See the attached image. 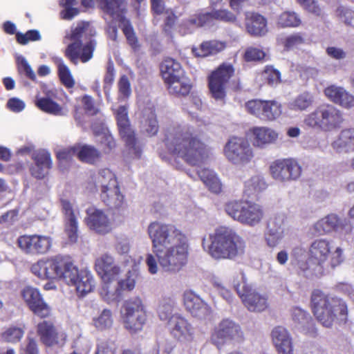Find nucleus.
Segmentation results:
<instances>
[{
	"instance_id": "34",
	"label": "nucleus",
	"mask_w": 354,
	"mask_h": 354,
	"mask_svg": "<svg viewBox=\"0 0 354 354\" xmlns=\"http://www.w3.org/2000/svg\"><path fill=\"white\" fill-rule=\"evenodd\" d=\"M35 165L31 168V174L36 178H43L47 175L52 165L50 154L46 151H39L33 157Z\"/></svg>"
},
{
	"instance_id": "27",
	"label": "nucleus",
	"mask_w": 354,
	"mask_h": 354,
	"mask_svg": "<svg viewBox=\"0 0 354 354\" xmlns=\"http://www.w3.org/2000/svg\"><path fill=\"white\" fill-rule=\"evenodd\" d=\"M37 333L41 342L47 346L64 344L66 335L62 331H57L52 324L43 322L37 326Z\"/></svg>"
},
{
	"instance_id": "39",
	"label": "nucleus",
	"mask_w": 354,
	"mask_h": 354,
	"mask_svg": "<svg viewBox=\"0 0 354 354\" xmlns=\"http://www.w3.org/2000/svg\"><path fill=\"white\" fill-rule=\"evenodd\" d=\"M198 176L209 189L214 194H219L222 190V183L216 174L207 168L197 170Z\"/></svg>"
},
{
	"instance_id": "56",
	"label": "nucleus",
	"mask_w": 354,
	"mask_h": 354,
	"mask_svg": "<svg viewBox=\"0 0 354 354\" xmlns=\"http://www.w3.org/2000/svg\"><path fill=\"white\" fill-rule=\"evenodd\" d=\"M24 335V331L19 328H10L2 333V338L11 343L19 342Z\"/></svg>"
},
{
	"instance_id": "62",
	"label": "nucleus",
	"mask_w": 354,
	"mask_h": 354,
	"mask_svg": "<svg viewBox=\"0 0 354 354\" xmlns=\"http://www.w3.org/2000/svg\"><path fill=\"white\" fill-rule=\"evenodd\" d=\"M100 130L102 131L101 133V140L100 142L102 145H104L106 146V149H104L105 152H109L110 150H111L113 147H115V141L113 140V136L109 134L106 129H104V127H101Z\"/></svg>"
},
{
	"instance_id": "60",
	"label": "nucleus",
	"mask_w": 354,
	"mask_h": 354,
	"mask_svg": "<svg viewBox=\"0 0 354 354\" xmlns=\"http://www.w3.org/2000/svg\"><path fill=\"white\" fill-rule=\"evenodd\" d=\"M40 37L39 31L35 30H29L26 34H17V41L23 45L26 44L29 41L39 40Z\"/></svg>"
},
{
	"instance_id": "55",
	"label": "nucleus",
	"mask_w": 354,
	"mask_h": 354,
	"mask_svg": "<svg viewBox=\"0 0 354 354\" xmlns=\"http://www.w3.org/2000/svg\"><path fill=\"white\" fill-rule=\"evenodd\" d=\"M16 62L19 73H24L31 80H35L36 77L35 73L24 57L17 55L16 57Z\"/></svg>"
},
{
	"instance_id": "1",
	"label": "nucleus",
	"mask_w": 354,
	"mask_h": 354,
	"mask_svg": "<svg viewBox=\"0 0 354 354\" xmlns=\"http://www.w3.org/2000/svg\"><path fill=\"white\" fill-rule=\"evenodd\" d=\"M152 253H147L145 263L151 274L163 271L176 273L187 264L189 244L187 236L172 224L152 222L147 227Z\"/></svg>"
},
{
	"instance_id": "17",
	"label": "nucleus",
	"mask_w": 354,
	"mask_h": 354,
	"mask_svg": "<svg viewBox=\"0 0 354 354\" xmlns=\"http://www.w3.org/2000/svg\"><path fill=\"white\" fill-rule=\"evenodd\" d=\"M64 215V233L68 241L75 243L78 239V218L80 212L78 207L66 199L61 201Z\"/></svg>"
},
{
	"instance_id": "42",
	"label": "nucleus",
	"mask_w": 354,
	"mask_h": 354,
	"mask_svg": "<svg viewBox=\"0 0 354 354\" xmlns=\"http://www.w3.org/2000/svg\"><path fill=\"white\" fill-rule=\"evenodd\" d=\"M77 158L82 162L94 164L101 158V153L95 147L88 145H77Z\"/></svg>"
},
{
	"instance_id": "50",
	"label": "nucleus",
	"mask_w": 354,
	"mask_h": 354,
	"mask_svg": "<svg viewBox=\"0 0 354 354\" xmlns=\"http://www.w3.org/2000/svg\"><path fill=\"white\" fill-rule=\"evenodd\" d=\"M56 64L57 65L60 80L64 85L68 88L73 87L74 86V80L69 68L62 59H57Z\"/></svg>"
},
{
	"instance_id": "15",
	"label": "nucleus",
	"mask_w": 354,
	"mask_h": 354,
	"mask_svg": "<svg viewBox=\"0 0 354 354\" xmlns=\"http://www.w3.org/2000/svg\"><path fill=\"white\" fill-rule=\"evenodd\" d=\"M17 245L26 254H44L52 246V239L48 236L39 234L23 235L18 238Z\"/></svg>"
},
{
	"instance_id": "59",
	"label": "nucleus",
	"mask_w": 354,
	"mask_h": 354,
	"mask_svg": "<svg viewBox=\"0 0 354 354\" xmlns=\"http://www.w3.org/2000/svg\"><path fill=\"white\" fill-rule=\"evenodd\" d=\"M335 15L339 19L343 21L345 24L348 26L352 24L354 18V13L351 10L343 6H339L337 8Z\"/></svg>"
},
{
	"instance_id": "53",
	"label": "nucleus",
	"mask_w": 354,
	"mask_h": 354,
	"mask_svg": "<svg viewBox=\"0 0 354 354\" xmlns=\"http://www.w3.org/2000/svg\"><path fill=\"white\" fill-rule=\"evenodd\" d=\"M101 8L106 13H115L120 11L124 5L123 0H99Z\"/></svg>"
},
{
	"instance_id": "16",
	"label": "nucleus",
	"mask_w": 354,
	"mask_h": 354,
	"mask_svg": "<svg viewBox=\"0 0 354 354\" xmlns=\"http://www.w3.org/2000/svg\"><path fill=\"white\" fill-rule=\"evenodd\" d=\"M313 229L317 235L328 234L333 231L348 234L352 232L353 226L347 218L330 214L316 222Z\"/></svg>"
},
{
	"instance_id": "32",
	"label": "nucleus",
	"mask_w": 354,
	"mask_h": 354,
	"mask_svg": "<svg viewBox=\"0 0 354 354\" xmlns=\"http://www.w3.org/2000/svg\"><path fill=\"white\" fill-rule=\"evenodd\" d=\"M234 73L230 64H221L208 77L209 88H223Z\"/></svg>"
},
{
	"instance_id": "23",
	"label": "nucleus",
	"mask_w": 354,
	"mask_h": 354,
	"mask_svg": "<svg viewBox=\"0 0 354 354\" xmlns=\"http://www.w3.org/2000/svg\"><path fill=\"white\" fill-rule=\"evenodd\" d=\"M236 290L245 306L253 312H261L268 307L267 299L259 294L250 286L243 284L241 288L236 287Z\"/></svg>"
},
{
	"instance_id": "4",
	"label": "nucleus",
	"mask_w": 354,
	"mask_h": 354,
	"mask_svg": "<svg viewBox=\"0 0 354 354\" xmlns=\"http://www.w3.org/2000/svg\"><path fill=\"white\" fill-rule=\"evenodd\" d=\"M203 249L215 259H233L243 253L245 243L232 230L221 227L203 239Z\"/></svg>"
},
{
	"instance_id": "48",
	"label": "nucleus",
	"mask_w": 354,
	"mask_h": 354,
	"mask_svg": "<svg viewBox=\"0 0 354 354\" xmlns=\"http://www.w3.org/2000/svg\"><path fill=\"white\" fill-rule=\"evenodd\" d=\"M144 117L147 118L142 124L143 130L146 131L149 136L156 135L158 131V124L152 108H149L145 111Z\"/></svg>"
},
{
	"instance_id": "47",
	"label": "nucleus",
	"mask_w": 354,
	"mask_h": 354,
	"mask_svg": "<svg viewBox=\"0 0 354 354\" xmlns=\"http://www.w3.org/2000/svg\"><path fill=\"white\" fill-rule=\"evenodd\" d=\"M301 24L299 15L293 11H285L278 17L277 24L281 27H298Z\"/></svg>"
},
{
	"instance_id": "40",
	"label": "nucleus",
	"mask_w": 354,
	"mask_h": 354,
	"mask_svg": "<svg viewBox=\"0 0 354 354\" xmlns=\"http://www.w3.org/2000/svg\"><path fill=\"white\" fill-rule=\"evenodd\" d=\"M268 184L263 175L257 174L244 182V193L248 196H256L265 191Z\"/></svg>"
},
{
	"instance_id": "5",
	"label": "nucleus",
	"mask_w": 354,
	"mask_h": 354,
	"mask_svg": "<svg viewBox=\"0 0 354 354\" xmlns=\"http://www.w3.org/2000/svg\"><path fill=\"white\" fill-rule=\"evenodd\" d=\"M313 313L326 327H330L336 320H344L347 306L341 299L315 290L311 297Z\"/></svg>"
},
{
	"instance_id": "10",
	"label": "nucleus",
	"mask_w": 354,
	"mask_h": 354,
	"mask_svg": "<svg viewBox=\"0 0 354 354\" xmlns=\"http://www.w3.org/2000/svg\"><path fill=\"white\" fill-rule=\"evenodd\" d=\"M223 152L233 165L245 166L254 158V151L249 142L242 137H232L226 142Z\"/></svg>"
},
{
	"instance_id": "20",
	"label": "nucleus",
	"mask_w": 354,
	"mask_h": 354,
	"mask_svg": "<svg viewBox=\"0 0 354 354\" xmlns=\"http://www.w3.org/2000/svg\"><path fill=\"white\" fill-rule=\"evenodd\" d=\"M286 234V218L283 215H276L268 221L264 233V239L268 247L274 248L283 239Z\"/></svg>"
},
{
	"instance_id": "63",
	"label": "nucleus",
	"mask_w": 354,
	"mask_h": 354,
	"mask_svg": "<svg viewBox=\"0 0 354 354\" xmlns=\"http://www.w3.org/2000/svg\"><path fill=\"white\" fill-rule=\"evenodd\" d=\"M77 145L69 148H64L57 151V157L59 160H69L73 156H77Z\"/></svg>"
},
{
	"instance_id": "2",
	"label": "nucleus",
	"mask_w": 354,
	"mask_h": 354,
	"mask_svg": "<svg viewBox=\"0 0 354 354\" xmlns=\"http://www.w3.org/2000/svg\"><path fill=\"white\" fill-rule=\"evenodd\" d=\"M309 261L312 266L300 263L299 268L305 274L321 276L325 267L333 269L340 266L346 259L344 248L342 243L337 244L333 240L319 239L313 241L308 249Z\"/></svg>"
},
{
	"instance_id": "33",
	"label": "nucleus",
	"mask_w": 354,
	"mask_h": 354,
	"mask_svg": "<svg viewBox=\"0 0 354 354\" xmlns=\"http://www.w3.org/2000/svg\"><path fill=\"white\" fill-rule=\"evenodd\" d=\"M245 27L249 34L262 36L267 32L266 19L257 13L249 12L245 17Z\"/></svg>"
},
{
	"instance_id": "41",
	"label": "nucleus",
	"mask_w": 354,
	"mask_h": 354,
	"mask_svg": "<svg viewBox=\"0 0 354 354\" xmlns=\"http://www.w3.org/2000/svg\"><path fill=\"white\" fill-rule=\"evenodd\" d=\"M174 311V302L170 297H163L158 301L156 313L160 320L167 322L168 325L170 324L174 317L180 316Z\"/></svg>"
},
{
	"instance_id": "36",
	"label": "nucleus",
	"mask_w": 354,
	"mask_h": 354,
	"mask_svg": "<svg viewBox=\"0 0 354 354\" xmlns=\"http://www.w3.org/2000/svg\"><path fill=\"white\" fill-rule=\"evenodd\" d=\"M324 94L329 100L342 108L354 106V95L348 90H324Z\"/></svg>"
},
{
	"instance_id": "30",
	"label": "nucleus",
	"mask_w": 354,
	"mask_h": 354,
	"mask_svg": "<svg viewBox=\"0 0 354 354\" xmlns=\"http://www.w3.org/2000/svg\"><path fill=\"white\" fill-rule=\"evenodd\" d=\"M102 201L111 209H118L122 214L127 212V206L124 196L121 193L118 185L101 192Z\"/></svg>"
},
{
	"instance_id": "43",
	"label": "nucleus",
	"mask_w": 354,
	"mask_h": 354,
	"mask_svg": "<svg viewBox=\"0 0 354 354\" xmlns=\"http://www.w3.org/2000/svg\"><path fill=\"white\" fill-rule=\"evenodd\" d=\"M35 104L41 111L54 115L62 116L68 113L66 109L60 106L49 98H37Z\"/></svg>"
},
{
	"instance_id": "13",
	"label": "nucleus",
	"mask_w": 354,
	"mask_h": 354,
	"mask_svg": "<svg viewBox=\"0 0 354 354\" xmlns=\"http://www.w3.org/2000/svg\"><path fill=\"white\" fill-rule=\"evenodd\" d=\"M243 337V333L239 324L230 319H223L215 327L211 342L220 349L225 344L241 341Z\"/></svg>"
},
{
	"instance_id": "6",
	"label": "nucleus",
	"mask_w": 354,
	"mask_h": 354,
	"mask_svg": "<svg viewBox=\"0 0 354 354\" xmlns=\"http://www.w3.org/2000/svg\"><path fill=\"white\" fill-rule=\"evenodd\" d=\"M344 121L340 110L330 104L318 106L304 118V125L312 129L329 132L339 129Z\"/></svg>"
},
{
	"instance_id": "31",
	"label": "nucleus",
	"mask_w": 354,
	"mask_h": 354,
	"mask_svg": "<svg viewBox=\"0 0 354 354\" xmlns=\"http://www.w3.org/2000/svg\"><path fill=\"white\" fill-rule=\"evenodd\" d=\"M125 8V4L122 9L115 13H108L113 19L120 22L122 31L127 38V42L134 51L139 50L140 44L138 38L134 32L133 28L129 21L122 15Z\"/></svg>"
},
{
	"instance_id": "38",
	"label": "nucleus",
	"mask_w": 354,
	"mask_h": 354,
	"mask_svg": "<svg viewBox=\"0 0 354 354\" xmlns=\"http://www.w3.org/2000/svg\"><path fill=\"white\" fill-rule=\"evenodd\" d=\"M226 48V43L223 41L211 40L203 42L199 47L192 48V52L196 57H207L216 55Z\"/></svg>"
},
{
	"instance_id": "18",
	"label": "nucleus",
	"mask_w": 354,
	"mask_h": 354,
	"mask_svg": "<svg viewBox=\"0 0 354 354\" xmlns=\"http://www.w3.org/2000/svg\"><path fill=\"white\" fill-rule=\"evenodd\" d=\"M86 214L84 222L91 230L100 234H106L111 231V221L102 209L91 206L86 209Z\"/></svg>"
},
{
	"instance_id": "14",
	"label": "nucleus",
	"mask_w": 354,
	"mask_h": 354,
	"mask_svg": "<svg viewBox=\"0 0 354 354\" xmlns=\"http://www.w3.org/2000/svg\"><path fill=\"white\" fill-rule=\"evenodd\" d=\"M272 178L277 182L285 183L299 178L301 168L299 163L292 158L278 159L270 165Z\"/></svg>"
},
{
	"instance_id": "61",
	"label": "nucleus",
	"mask_w": 354,
	"mask_h": 354,
	"mask_svg": "<svg viewBox=\"0 0 354 354\" xmlns=\"http://www.w3.org/2000/svg\"><path fill=\"white\" fill-rule=\"evenodd\" d=\"M265 57V53L257 48H249L245 53V59L248 61H257Z\"/></svg>"
},
{
	"instance_id": "19",
	"label": "nucleus",
	"mask_w": 354,
	"mask_h": 354,
	"mask_svg": "<svg viewBox=\"0 0 354 354\" xmlns=\"http://www.w3.org/2000/svg\"><path fill=\"white\" fill-rule=\"evenodd\" d=\"M95 267L103 283L114 281L122 272L114 257L109 254H103L97 258Z\"/></svg>"
},
{
	"instance_id": "37",
	"label": "nucleus",
	"mask_w": 354,
	"mask_h": 354,
	"mask_svg": "<svg viewBox=\"0 0 354 354\" xmlns=\"http://www.w3.org/2000/svg\"><path fill=\"white\" fill-rule=\"evenodd\" d=\"M332 146L339 153L354 151V128L342 130Z\"/></svg>"
},
{
	"instance_id": "12",
	"label": "nucleus",
	"mask_w": 354,
	"mask_h": 354,
	"mask_svg": "<svg viewBox=\"0 0 354 354\" xmlns=\"http://www.w3.org/2000/svg\"><path fill=\"white\" fill-rule=\"evenodd\" d=\"M68 263V261L59 257L42 259L32 265L31 272L43 280H63Z\"/></svg>"
},
{
	"instance_id": "22",
	"label": "nucleus",
	"mask_w": 354,
	"mask_h": 354,
	"mask_svg": "<svg viewBox=\"0 0 354 354\" xmlns=\"http://www.w3.org/2000/svg\"><path fill=\"white\" fill-rule=\"evenodd\" d=\"M116 119L120 133L126 142L129 149L136 155L139 156V149L136 146L134 131L132 129L128 118L127 109L124 106H120L115 111Z\"/></svg>"
},
{
	"instance_id": "45",
	"label": "nucleus",
	"mask_w": 354,
	"mask_h": 354,
	"mask_svg": "<svg viewBox=\"0 0 354 354\" xmlns=\"http://www.w3.org/2000/svg\"><path fill=\"white\" fill-rule=\"evenodd\" d=\"M95 183L96 186L100 188L101 192L118 185L115 174L109 169L99 171Z\"/></svg>"
},
{
	"instance_id": "9",
	"label": "nucleus",
	"mask_w": 354,
	"mask_h": 354,
	"mask_svg": "<svg viewBox=\"0 0 354 354\" xmlns=\"http://www.w3.org/2000/svg\"><path fill=\"white\" fill-rule=\"evenodd\" d=\"M120 314L124 328L131 334L141 331L147 320L146 307L139 297L126 300Z\"/></svg>"
},
{
	"instance_id": "52",
	"label": "nucleus",
	"mask_w": 354,
	"mask_h": 354,
	"mask_svg": "<svg viewBox=\"0 0 354 354\" xmlns=\"http://www.w3.org/2000/svg\"><path fill=\"white\" fill-rule=\"evenodd\" d=\"M136 275L131 271L127 272L124 278L120 279L117 285L121 293L124 291H131L136 286Z\"/></svg>"
},
{
	"instance_id": "51",
	"label": "nucleus",
	"mask_w": 354,
	"mask_h": 354,
	"mask_svg": "<svg viewBox=\"0 0 354 354\" xmlns=\"http://www.w3.org/2000/svg\"><path fill=\"white\" fill-rule=\"evenodd\" d=\"M207 20H221L225 22H234L236 21V16L230 11L223 10H215L212 11V14L205 15L203 16Z\"/></svg>"
},
{
	"instance_id": "57",
	"label": "nucleus",
	"mask_w": 354,
	"mask_h": 354,
	"mask_svg": "<svg viewBox=\"0 0 354 354\" xmlns=\"http://www.w3.org/2000/svg\"><path fill=\"white\" fill-rule=\"evenodd\" d=\"M292 318L295 324L301 326L308 323L310 316L308 313L299 307H295L292 309Z\"/></svg>"
},
{
	"instance_id": "58",
	"label": "nucleus",
	"mask_w": 354,
	"mask_h": 354,
	"mask_svg": "<svg viewBox=\"0 0 354 354\" xmlns=\"http://www.w3.org/2000/svg\"><path fill=\"white\" fill-rule=\"evenodd\" d=\"M264 77L268 80L270 86H277L281 82V74L271 66H266L263 73Z\"/></svg>"
},
{
	"instance_id": "28",
	"label": "nucleus",
	"mask_w": 354,
	"mask_h": 354,
	"mask_svg": "<svg viewBox=\"0 0 354 354\" xmlns=\"http://www.w3.org/2000/svg\"><path fill=\"white\" fill-rule=\"evenodd\" d=\"M271 339L278 354H293L292 337L286 328L282 326L274 328Z\"/></svg>"
},
{
	"instance_id": "3",
	"label": "nucleus",
	"mask_w": 354,
	"mask_h": 354,
	"mask_svg": "<svg viewBox=\"0 0 354 354\" xmlns=\"http://www.w3.org/2000/svg\"><path fill=\"white\" fill-rule=\"evenodd\" d=\"M166 147L192 165H198L207 158L206 146L192 129L184 128L169 133Z\"/></svg>"
},
{
	"instance_id": "7",
	"label": "nucleus",
	"mask_w": 354,
	"mask_h": 354,
	"mask_svg": "<svg viewBox=\"0 0 354 354\" xmlns=\"http://www.w3.org/2000/svg\"><path fill=\"white\" fill-rule=\"evenodd\" d=\"M224 210L234 221L250 227L259 225L264 217L262 206L248 201H229L224 205Z\"/></svg>"
},
{
	"instance_id": "25",
	"label": "nucleus",
	"mask_w": 354,
	"mask_h": 354,
	"mask_svg": "<svg viewBox=\"0 0 354 354\" xmlns=\"http://www.w3.org/2000/svg\"><path fill=\"white\" fill-rule=\"evenodd\" d=\"M250 131L253 146L259 149H265L276 143L279 137V133L277 130L266 126L253 127Z\"/></svg>"
},
{
	"instance_id": "46",
	"label": "nucleus",
	"mask_w": 354,
	"mask_h": 354,
	"mask_svg": "<svg viewBox=\"0 0 354 354\" xmlns=\"http://www.w3.org/2000/svg\"><path fill=\"white\" fill-rule=\"evenodd\" d=\"M112 282L103 283L100 290L101 297L107 303L118 302L122 297V294L118 285L111 286Z\"/></svg>"
},
{
	"instance_id": "29",
	"label": "nucleus",
	"mask_w": 354,
	"mask_h": 354,
	"mask_svg": "<svg viewBox=\"0 0 354 354\" xmlns=\"http://www.w3.org/2000/svg\"><path fill=\"white\" fill-rule=\"evenodd\" d=\"M160 71L164 81L168 84L180 82L184 75V71L180 64L169 57L162 62Z\"/></svg>"
},
{
	"instance_id": "11",
	"label": "nucleus",
	"mask_w": 354,
	"mask_h": 354,
	"mask_svg": "<svg viewBox=\"0 0 354 354\" xmlns=\"http://www.w3.org/2000/svg\"><path fill=\"white\" fill-rule=\"evenodd\" d=\"M63 281L68 285L75 287L77 294L84 296L92 292L95 288V280L91 271L78 268L68 261Z\"/></svg>"
},
{
	"instance_id": "49",
	"label": "nucleus",
	"mask_w": 354,
	"mask_h": 354,
	"mask_svg": "<svg viewBox=\"0 0 354 354\" xmlns=\"http://www.w3.org/2000/svg\"><path fill=\"white\" fill-rule=\"evenodd\" d=\"M93 322L94 326L98 330H102L110 328L113 323L111 311L104 309L100 315L93 317Z\"/></svg>"
},
{
	"instance_id": "64",
	"label": "nucleus",
	"mask_w": 354,
	"mask_h": 354,
	"mask_svg": "<svg viewBox=\"0 0 354 354\" xmlns=\"http://www.w3.org/2000/svg\"><path fill=\"white\" fill-rule=\"evenodd\" d=\"M7 107L13 112L19 113L25 109L26 104L19 98L12 97L8 101Z\"/></svg>"
},
{
	"instance_id": "35",
	"label": "nucleus",
	"mask_w": 354,
	"mask_h": 354,
	"mask_svg": "<svg viewBox=\"0 0 354 354\" xmlns=\"http://www.w3.org/2000/svg\"><path fill=\"white\" fill-rule=\"evenodd\" d=\"M313 102V95L308 91H304L287 103L285 114L287 116H291L292 111H306L312 106Z\"/></svg>"
},
{
	"instance_id": "44",
	"label": "nucleus",
	"mask_w": 354,
	"mask_h": 354,
	"mask_svg": "<svg viewBox=\"0 0 354 354\" xmlns=\"http://www.w3.org/2000/svg\"><path fill=\"white\" fill-rule=\"evenodd\" d=\"M282 113L281 105L275 100L263 102L261 118L267 121H274Z\"/></svg>"
},
{
	"instance_id": "21",
	"label": "nucleus",
	"mask_w": 354,
	"mask_h": 354,
	"mask_svg": "<svg viewBox=\"0 0 354 354\" xmlns=\"http://www.w3.org/2000/svg\"><path fill=\"white\" fill-rule=\"evenodd\" d=\"M168 326L172 337L179 342L188 344L194 341V328L186 319L180 315L174 317Z\"/></svg>"
},
{
	"instance_id": "24",
	"label": "nucleus",
	"mask_w": 354,
	"mask_h": 354,
	"mask_svg": "<svg viewBox=\"0 0 354 354\" xmlns=\"http://www.w3.org/2000/svg\"><path fill=\"white\" fill-rule=\"evenodd\" d=\"M22 297L30 309L37 315L46 317L50 314V307L46 304L39 291L35 288L28 286L22 290Z\"/></svg>"
},
{
	"instance_id": "26",
	"label": "nucleus",
	"mask_w": 354,
	"mask_h": 354,
	"mask_svg": "<svg viewBox=\"0 0 354 354\" xmlns=\"http://www.w3.org/2000/svg\"><path fill=\"white\" fill-rule=\"evenodd\" d=\"M184 304L187 311L200 319H207L212 313V308L193 292L185 293Z\"/></svg>"
},
{
	"instance_id": "54",
	"label": "nucleus",
	"mask_w": 354,
	"mask_h": 354,
	"mask_svg": "<svg viewBox=\"0 0 354 354\" xmlns=\"http://www.w3.org/2000/svg\"><path fill=\"white\" fill-rule=\"evenodd\" d=\"M19 354H39L37 341L31 337H27L19 348Z\"/></svg>"
},
{
	"instance_id": "8",
	"label": "nucleus",
	"mask_w": 354,
	"mask_h": 354,
	"mask_svg": "<svg viewBox=\"0 0 354 354\" xmlns=\"http://www.w3.org/2000/svg\"><path fill=\"white\" fill-rule=\"evenodd\" d=\"M93 30L88 22L82 21L77 24V26L72 30L71 39L74 42L69 44L66 49V56L74 64H77L80 59L82 62H86L93 57V53L95 46L93 41H90L82 48L80 39L86 37L91 35Z\"/></svg>"
}]
</instances>
